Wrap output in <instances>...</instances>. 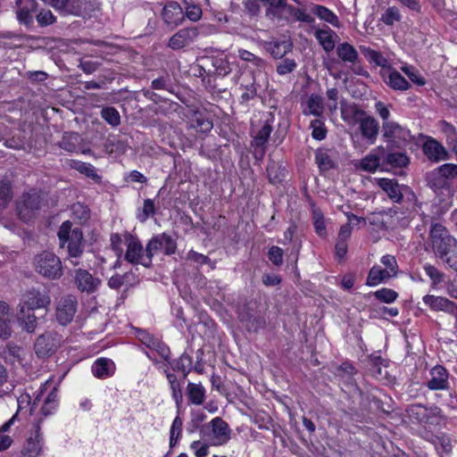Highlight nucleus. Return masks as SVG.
I'll return each instance as SVG.
<instances>
[{
  "label": "nucleus",
  "instance_id": "obj_1",
  "mask_svg": "<svg viewBox=\"0 0 457 457\" xmlns=\"http://www.w3.org/2000/svg\"><path fill=\"white\" fill-rule=\"evenodd\" d=\"M71 227V221H64L59 228L58 238L62 248L66 245L69 257L78 259L84 252L85 242L81 229Z\"/></svg>",
  "mask_w": 457,
  "mask_h": 457
},
{
  "label": "nucleus",
  "instance_id": "obj_2",
  "mask_svg": "<svg viewBox=\"0 0 457 457\" xmlns=\"http://www.w3.org/2000/svg\"><path fill=\"white\" fill-rule=\"evenodd\" d=\"M63 15L91 17L97 9L96 0H43Z\"/></svg>",
  "mask_w": 457,
  "mask_h": 457
},
{
  "label": "nucleus",
  "instance_id": "obj_3",
  "mask_svg": "<svg viewBox=\"0 0 457 457\" xmlns=\"http://www.w3.org/2000/svg\"><path fill=\"white\" fill-rule=\"evenodd\" d=\"M377 185L394 203L401 204L403 202H406L412 206H414L417 203V197L412 189L406 185L399 184L394 179H378L377 180Z\"/></svg>",
  "mask_w": 457,
  "mask_h": 457
},
{
  "label": "nucleus",
  "instance_id": "obj_4",
  "mask_svg": "<svg viewBox=\"0 0 457 457\" xmlns=\"http://www.w3.org/2000/svg\"><path fill=\"white\" fill-rule=\"evenodd\" d=\"M34 267L37 273L49 279H58L62 274L60 258L52 252H42L34 257Z\"/></svg>",
  "mask_w": 457,
  "mask_h": 457
},
{
  "label": "nucleus",
  "instance_id": "obj_5",
  "mask_svg": "<svg viewBox=\"0 0 457 457\" xmlns=\"http://www.w3.org/2000/svg\"><path fill=\"white\" fill-rule=\"evenodd\" d=\"M203 436H208L212 445H223L230 440L231 429L224 420L215 417L200 430Z\"/></svg>",
  "mask_w": 457,
  "mask_h": 457
},
{
  "label": "nucleus",
  "instance_id": "obj_6",
  "mask_svg": "<svg viewBox=\"0 0 457 457\" xmlns=\"http://www.w3.org/2000/svg\"><path fill=\"white\" fill-rule=\"evenodd\" d=\"M383 138L392 147L403 148L412 139L411 131L397 122L382 124Z\"/></svg>",
  "mask_w": 457,
  "mask_h": 457
},
{
  "label": "nucleus",
  "instance_id": "obj_7",
  "mask_svg": "<svg viewBox=\"0 0 457 457\" xmlns=\"http://www.w3.org/2000/svg\"><path fill=\"white\" fill-rule=\"evenodd\" d=\"M429 238L435 253L440 258L449 253V249L454 242L445 227L439 223L432 224Z\"/></svg>",
  "mask_w": 457,
  "mask_h": 457
},
{
  "label": "nucleus",
  "instance_id": "obj_8",
  "mask_svg": "<svg viewBox=\"0 0 457 457\" xmlns=\"http://www.w3.org/2000/svg\"><path fill=\"white\" fill-rule=\"evenodd\" d=\"M127 250L124 255V259L133 264H141L145 268L152 266V260L149 253L145 251L142 243L138 238L129 235L126 237Z\"/></svg>",
  "mask_w": 457,
  "mask_h": 457
},
{
  "label": "nucleus",
  "instance_id": "obj_9",
  "mask_svg": "<svg viewBox=\"0 0 457 457\" xmlns=\"http://www.w3.org/2000/svg\"><path fill=\"white\" fill-rule=\"evenodd\" d=\"M407 412L410 418L424 424H437L443 418L442 411L436 405L411 404L408 407Z\"/></svg>",
  "mask_w": 457,
  "mask_h": 457
},
{
  "label": "nucleus",
  "instance_id": "obj_10",
  "mask_svg": "<svg viewBox=\"0 0 457 457\" xmlns=\"http://www.w3.org/2000/svg\"><path fill=\"white\" fill-rule=\"evenodd\" d=\"M176 250V240L167 233L153 237L145 246V252L149 253L152 261L154 254L163 253L165 255H171L175 253Z\"/></svg>",
  "mask_w": 457,
  "mask_h": 457
},
{
  "label": "nucleus",
  "instance_id": "obj_11",
  "mask_svg": "<svg viewBox=\"0 0 457 457\" xmlns=\"http://www.w3.org/2000/svg\"><path fill=\"white\" fill-rule=\"evenodd\" d=\"M62 343V336L55 332L47 331L38 336L34 344L37 357L46 358L54 354Z\"/></svg>",
  "mask_w": 457,
  "mask_h": 457
},
{
  "label": "nucleus",
  "instance_id": "obj_12",
  "mask_svg": "<svg viewBox=\"0 0 457 457\" xmlns=\"http://www.w3.org/2000/svg\"><path fill=\"white\" fill-rule=\"evenodd\" d=\"M41 197L36 190H30L21 195L17 203V212L21 220L25 222L30 220L36 211L40 207Z\"/></svg>",
  "mask_w": 457,
  "mask_h": 457
},
{
  "label": "nucleus",
  "instance_id": "obj_13",
  "mask_svg": "<svg viewBox=\"0 0 457 457\" xmlns=\"http://www.w3.org/2000/svg\"><path fill=\"white\" fill-rule=\"evenodd\" d=\"M274 118L267 116L265 120H262L260 125H253L251 129L253 137L252 145L259 148L261 154L263 155L265 152V145L273 130L272 122Z\"/></svg>",
  "mask_w": 457,
  "mask_h": 457
},
{
  "label": "nucleus",
  "instance_id": "obj_14",
  "mask_svg": "<svg viewBox=\"0 0 457 457\" xmlns=\"http://www.w3.org/2000/svg\"><path fill=\"white\" fill-rule=\"evenodd\" d=\"M78 301L76 296L68 295L60 299L55 310L56 320L61 325H67L71 322L77 312Z\"/></svg>",
  "mask_w": 457,
  "mask_h": 457
},
{
  "label": "nucleus",
  "instance_id": "obj_15",
  "mask_svg": "<svg viewBox=\"0 0 457 457\" xmlns=\"http://www.w3.org/2000/svg\"><path fill=\"white\" fill-rule=\"evenodd\" d=\"M198 36L199 30L196 27L183 28L170 37L167 46L175 51L180 50L193 44Z\"/></svg>",
  "mask_w": 457,
  "mask_h": 457
},
{
  "label": "nucleus",
  "instance_id": "obj_16",
  "mask_svg": "<svg viewBox=\"0 0 457 457\" xmlns=\"http://www.w3.org/2000/svg\"><path fill=\"white\" fill-rule=\"evenodd\" d=\"M74 283L79 291L93 294L101 286V279L94 277L88 270L78 269L74 274Z\"/></svg>",
  "mask_w": 457,
  "mask_h": 457
},
{
  "label": "nucleus",
  "instance_id": "obj_17",
  "mask_svg": "<svg viewBox=\"0 0 457 457\" xmlns=\"http://www.w3.org/2000/svg\"><path fill=\"white\" fill-rule=\"evenodd\" d=\"M40 422L41 420L33 426L34 434L27 439L21 450V455L23 457H37L42 452L44 436L41 432Z\"/></svg>",
  "mask_w": 457,
  "mask_h": 457
},
{
  "label": "nucleus",
  "instance_id": "obj_18",
  "mask_svg": "<svg viewBox=\"0 0 457 457\" xmlns=\"http://www.w3.org/2000/svg\"><path fill=\"white\" fill-rule=\"evenodd\" d=\"M380 75L385 84L393 90L407 91L411 88L410 82L392 66L386 70H381Z\"/></svg>",
  "mask_w": 457,
  "mask_h": 457
},
{
  "label": "nucleus",
  "instance_id": "obj_19",
  "mask_svg": "<svg viewBox=\"0 0 457 457\" xmlns=\"http://www.w3.org/2000/svg\"><path fill=\"white\" fill-rule=\"evenodd\" d=\"M50 303L51 299L47 293L31 289L23 295V300L19 306H24L29 311H35L36 309L47 308Z\"/></svg>",
  "mask_w": 457,
  "mask_h": 457
},
{
  "label": "nucleus",
  "instance_id": "obj_20",
  "mask_svg": "<svg viewBox=\"0 0 457 457\" xmlns=\"http://www.w3.org/2000/svg\"><path fill=\"white\" fill-rule=\"evenodd\" d=\"M162 19L170 29H174L185 20L184 11L179 4L169 3L162 9Z\"/></svg>",
  "mask_w": 457,
  "mask_h": 457
},
{
  "label": "nucleus",
  "instance_id": "obj_21",
  "mask_svg": "<svg viewBox=\"0 0 457 457\" xmlns=\"http://www.w3.org/2000/svg\"><path fill=\"white\" fill-rule=\"evenodd\" d=\"M430 377L427 383V386L430 390H445L449 387V373L445 367L436 365L432 368Z\"/></svg>",
  "mask_w": 457,
  "mask_h": 457
},
{
  "label": "nucleus",
  "instance_id": "obj_22",
  "mask_svg": "<svg viewBox=\"0 0 457 457\" xmlns=\"http://www.w3.org/2000/svg\"><path fill=\"white\" fill-rule=\"evenodd\" d=\"M16 15L21 23L27 26L33 23V13L37 9L36 0H16Z\"/></svg>",
  "mask_w": 457,
  "mask_h": 457
},
{
  "label": "nucleus",
  "instance_id": "obj_23",
  "mask_svg": "<svg viewBox=\"0 0 457 457\" xmlns=\"http://www.w3.org/2000/svg\"><path fill=\"white\" fill-rule=\"evenodd\" d=\"M360 130L361 136L370 143L374 144L377 140L379 125L375 118L367 115V113L360 119Z\"/></svg>",
  "mask_w": 457,
  "mask_h": 457
},
{
  "label": "nucleus",
  "instance_id": "obj_24",
  "mask_svg": "<svg viewBox=\"0 0 457 457\" xmlns=\"http://www.w3.org/2000/svg\"><path fill=\"white\" fill-rule=\"evenodd\" d=\"M93 375L100 379L108 378L115 373V363L108 358H98L92 365Z\"/></svg>",
  "mask_w": 457,
  "mask_h": 457
},
{
  "label": "nucleus",
  "instance_id": "obj_25",
  "mask_svg": "<svg viewBox=\"0 0 457 457\" xmlns=\"http://www.w3.org/2000/svg\"><path fill=\"white\" fill-rule=\"evenodd\" d=\"M422 301L433 312H444L448 314L453 312V301L444 296H437L434 295H426L423 296Z\"/></svg>",
  "mask_w": 457,
  "mask_h": 457
},
{
  "label": "nucleus",
  "instance_id": "obj_26",
  "mask_svg": "<svg viewBox=\"0 0 457 457\" xmlns=\"http://www.w3.org/2000/svg\"><path fill=\"white\" fill-rule=\"evenodd\" d=\"M423 152L426 156L433 162H439L447 159V152L445 147L436 139L429 137L423 145Z\"/></svg>",
  "mask_w": 457,
  "mask_h": 457
},
{
  "label": "nucleus",
  "instance_id": "obj_27",
  "mask_svg": "<svg viewBox=\"0 0 457 457\" xmlns=\"http://www.w3.org/2000/svg\"><path fill=\"white\" fill-rule=\"evenodd\" d=\"M314 37L325 52L329 53L335 48L337 35L330 28L326 26L322 29H315Z\"/></svg>",
  "mask_w": 457,
  "mask_h": 457
},
{
  "label": "nucleus",
  "instance_id": "obj_28",
  "mask_svg": "<svg viewBox=\"0 0 457 457\" xmlns=\"http://www.w3.org/2000/svg\"><path fill=\"white\" fill-rule=\"evenodd\" d=\"M12 319L8 303L0 302V337L3 339H8L12 336Z\"/></svg>",
  "mask_w": 457,
  "mask_h": 457
},
{
  "label": "nucleus",
  "instance_id": "obj_29",
  "mask_svg": "<svg viewBox=\"0 0 457 457\" xmlns=\"http://www.w3.org/2000/svg\"><path fill=\"white\" fill-rule=\"evenodd\" d=\"M18 322L28 333H34L37 328V320L34 311H29V309L24 308V306H19L18 312Z\"/></svg>",
  "mask_w": 457,
  "mask_h": 457
},
{
  "label": "nucleus",
  "instance_id": "obj_30",
  "mask_svg": "<svg viewBox=\"0 0 457 457\" xmlns=\"http://www.w3.org/2000/svg\"><path fill=\"white\" fill-rule=\"evenodd\" d=\"M311 12L315 14L319 19L321 21H324L330 25H332L334 28H340L341 23L337 17V15L333 12L331 10L327 8L326 6L320 5V4H312L311 6Z\"/></svg>",
  "mask_w": 457,
  "mask_h": 457
},
{
  "label": "nucleus",
  "instance_id": "obj_31",
  "mask_svg": "<svg viewBox=\"0 0 457 457\" xmlns=\"http://www.w3.org/2000/svg\"><path fill=\"white\" fill-rule=\"evenodd\" d=\"M337 54L345 63L355 64L359 61L357 50L349 43L344 42L337 46Z\"/></svg>",
  "mask_w": 457,
  "mask_h": 457
},
{
  "label": "nucleus",
  "instance_id": "obj_32",
  "mask_svg": "<svg viewBox=\"0 0 457 457\" xmlns=\"http://www.w3.org/2000/svg\"><path fill=\"white\" fill-rule=\"evenodd\" d=\"M360 50L370 63L381 67L382 70H386L391 66L389 61L380 52L365 46H361Z\"/></svg>",
  "mask_w": 457,
  "mask_h": 457
},
{
  "label": "nucleus",
  "instance_id": "obj_33",
  "mask_svg": "<svg viewBox=\"0 0 457 457\" xmlns=\"http://www.w3.org/2000/svg\"><path fill=\"white\" fill-rule=\"evenodd\" d=\"M205 388L200 383L189 382L187 386V395L190 404H203L205 400Z\"/></svg>",
  "mask_w": 457,
  "mask_h": 457
},
{
  "label": "nucleus",
  "instance_id": "obj_34",
  "mask_svg": "<svg viewBox=\"0 0 457 457\" xmlns=\"http://www.w3.org/2000/svg\"><path fill=\"white\" fill-rule=\"evenodd\" d=\"M25 355V349L13 344H8L3 350V357L11 363L22 364Z\"/></svg>",
  "mask_w": 457,
  "mask_h": 457
},
{
  "label": "nucleus",
  "instance_id": "obj_35",
  "mask_svg": "<svg viewBox=\"0 0 457 457\" xmlns=\"http://www.w3.org/2000/svg\"><path fill=\"white\" fill-rule=\"evenodd\" d=\"M265 48L274 58H282L287 53L291 51L292 44L289 40L270 41L265 43Z\"/></svg>",
  "mask_w": 457,
  "mask_h": 457
},
{
  "label": "nucleus",
  "instance_id": "obj_36",
  "mask_svg": "<svg viewBox=\"0 0 457 457\" xmlns=\"http://www.w3.org/2000/svg\"><path fill=\"white\" fill-rule=\"evenodd\" d=\"M366 112L361 110L356 104H342L341 117L348 123L359 122Z\"/></svg>",
  "mask_w": 457,
  "mask_h": 457
},
{
  "label": "nucleus",
  "instance_id": "obj_37",
  "mask_svg": "<svg viewBox=\"0 0 457 457\" xmlns=\"http://www.w3.org/2000/svg\"><path fill=\"white\" fill-rule=\"evenodd\" d=\"M174 371H181L186 378L192 370V357L187 353H182L179 359L167 361Z\"/></svg>",
  "mask_w": 457,
  "mask_h": 457
},
{
  "label": "nucleus",
  "instance_id": "obj_38",
  "mask_svg": "<svg viewBox=\"0 0 457 457\" xmlns=\"http://www.w3.org/2000/svg\"><path fill=\"white\" fill-rule=\"evenodd\" d=\"M70 167L96 182L101 179V177L96 173L95 167L90 163L77 160H71Z\"/></svg>",
  "mask_w": 457,
  "mask_h": 457
},
{
  "label": "nucleus",
  "instance_id": "obj_39",
  "mask_svg": "<svg viewBox=\"0 0 457 457\" xmlns=\"http://www.w3.org/2000/svg\"><path fill=\"white\" fill-rule=\"evenodd\" d=\"M191 126L202 133L212 130V121L200 112H195L190 120Z\"/></svg>",
  "mask_w": 457,
  "mask_h": 457
},
{
  "label": "nucleus",
  "instance_id": "obj_40",
  "mask_svg": "<svg viewBox=\"0 0 457 457\" xmlns=\"http://www.w3.org/2000/svg\"><path fill=\"white\" fill-rule=\"evenodd\" d=\"M391 277L390 271H386V270L382 269L380 266L375 265L369 272L367 285L375 287Z\"/></svg>",
  "mask_w": 457,
  "mask_h": 457
},
{
  "label": "nucleus",
  "instance_id": "obj_41",
  "mask_svg": "<svg viewBox=\"0 0 457 457\" xmlns=\"http://www.w3.org/2000/svg\"><path fill=\"white\" fill-rule=\"evenodd\" d=\"M323 110V98L318 95H312L306 102V108L303 110V113L320 117L321 116Z\"/></svg>",
  "mask_w": 457,
  "mask_h": 457
},
{
  "label": "nucleus",
  "instance_id": "obj_42",
  "mask_svg": "<svg viewBox=\"0 0 457 457\" xmlns=\"http://www.w3.org/2000/svg\"><path fill=\"white\" fill-rule=\"evenodd\" d=\"M315 162L321 170H328L335 166V162L326 149H318L315 152Z\"/></svg>",
  "mask_w": 457,
  "mask_h": 457
},
{
  "label": "nucleus",
  "instance_id": "obj_43",
  "mask_svg": "<svg viewBox=\"0 0 457 457\" xmlns=\"http://www.w3.org/2000/svg\"><path fill=\"white\" fill-rule=\"evenodd\" d=\"M79 136L75 132H65L59 145L67 152H75L78 149Z\"/></svg>",
  "mask_w": 457,
  "mask_h": 457
},
{
  "label": "nucleus",
  "instance_id": "obj_44",
  "mask_svg": "<svg viewBox=\"0 0 457 457\" xmlns=\"http://www.w3.org/2000/svg\"><path fill=\"white\" fill-rule=\"evenodd\" d=\"M101 118L104 119L112 127H117L120 124V115L112 106H105L101 110Z\"/></svg>",
  "mask_w": 457,
  "mask_h": 457
},
{
  "label": "nucleus",
  "instance_id": "obj_45",
  "mask_svg": "<svg viewBox=\"0 0 457 457\" xmlns=\"http://www.w3.org/2000/svg\"><path fill=\"white\" fill-rule=\"evenodd\" d=\"M380 165V158L376 154H370L360 162L359 167L361 170L368 172H374Z\"/></svg>",
  "mask_w": 457,
  "mask_h": 457
},
{
  "label": "nucleus",
  "instance_id": "obj_46",
  "mask_svg": "<svg viewBox=\"0 0 457 457\" xmlns=\"http://www.w3.org/2000/svg\"><path fill=\"white\" fill-rule=\"evenodd\" d=\"M401 71L417 86L421 87L426 84V79L414 66L404 64L401 67Z\"/></svg>",
  "mask_w": 457,
  "mask_h": 457
},
{
  "label": "nucleus",
  "instance_id": "obj_47",
  "mask_svg": "<svg viewBox=\"0 0 457 457\" xmlns=\"http://www.w3.org/2000/svg\"><path fill=\"white\" fill-rule=\"evenodd\" d=\"M402 14L395 6H390L381 14L380 21L386 26H393L395 22L400 21Z\"/></svg>",
  "mask_w": 457,
  "mask_h": 457
},
{
  "label": "nucleus",
  "instance_id": "obj_48",
  "mask_svg": "<svg viewBox=\"0 0 457 457\" xmlns=\"http://www.w3.org/2000/svg\"><path fill=\"white\" fill-rule=\"evenodd\" d=\"M155 206L152 199H145L143 204L142 209L138 210L137 218L140 222H145L151 216L155 214Z\"/></svg>",
  "mask_w": 457,
  "mask_h": 457
},
{
  "label": "nucleus",
  "instance_id": "obj_49",
  "mask_svg": "<svg viewBox=\"0 0 457 457\" xmlns=\"http://www.w3.org/2000/svg\"><path fill=\"white\" fill-rule=\"evenodd\" d=\"M71 213L73 219L77 220L79 223L86 222L90 217L89 209L80 203H76L72 205Z\"/></svg>",
  "mask_w": 457,
  "mask_h": 457
},
{
  "label": "nucleus",
  "instance_id": "obj_50",
  "mask_svg": "<svg viewBox=\"0 0 457 457\" xmlns=\"http://www.w3.org/2000/svg\"><path fill=\"white\" fill-rule=\"evenodd\" d=\"M310 127L312 128V137L316 140H323L328 133L323 120L315 119L311 121Z\"/></svg>",
  "mask_w": 457,
  "mask_h": 457
},
{
  "label": "nucleus",
  "instance_id": "obj_51",
  "mask_svg": "<svg viewBox=\"0 0 457 457\" xmlns=\"http://www.w3.org/2000/svg\"><path fill=\"white\" fill-rule=\"evenodd\" d=\"M214 72L220 77H225L230 72L228 62L224 58L215 57L212 60Z\"/></svg>",
  "mask_w": 457,
  "mask_h": 457
},
{
  "label": "nucleus",
  "instance_id": "obj_52",
  "mask_svg": "<svg viewBox=\"0 0 457 457\" xmlns=\"http://www.w3.org/2000/svg\"><path fill=\"white\" fill-rule=\"evenodd\" d=\"M388 164L395 167H404L409 162V158L403 153H390L386 155Z\"/></svg>",
  "mask_w": 457,
  "mask_h": 457
},
{
  "label": "nucleus",
  "instance_id": "obj_53",
  "mask_svg": "<svg viewBox=\"0 0 457 457\" xmlns=\"http://www.w3.org/2000/svg\"><path fill=\"white\" fill-rule=\"evenodd\" d=\"M423 269L425 270L426 275L428 276L429 278L432 280L434 287H436V285L440 284L443 281L444 273H442L435 266L429 263H426L424 264Z\"/></svg>",
  "mask_w": 457,
  "mask_h": 457
},
{
  "label": "nucleus",
  "instance_id": "obj_54",
  "mask_svg": "<svg viewBox=\"0 0 457 457\" xmlns=\"http://www.w3.org/2000/svg\"><path fill=\"white\" fill-rule=\"evenodd\" d=\"M374 295L377 299L383 303H391L395 301V299L398 296V294L391 288H381L379 290H377L374 293Z\"/></svg>",
  "mask_w": 457,
  "mask_h": 457
},
{
  "label": "nucleus",
  "instance_id": "obj_55",
  "mask_svg": "<svg viewBox=\"0 0 457 457\" xmlns=\"http://www.w3.org/2000/svg\"><path fill=\"white\" fill-rule=\"evenodd\" d=\"M137 338L149 349H153L159 340L158 337L143 329L137 331Z\"/></svg>",
  "mask_w": 457,
  "mask_h": 457
},
{
  "label": "nucleus",
  "instance_id": "obj_56",
  "mask_svg": "<svg viewBox=\"0 0 457 457\" xmlns=\"http://www.w3.org/2000/svg\"><path fill=\"white\" fill-rule=\"evenodd\" d=\"M441 174L447 181L448 179L453 178L457 175V165L452 163H445L434 170V175Z\"/></svg>",
  "mask_w": 457,
  "mask_h": 457
},
{
  "label": "nucleus",
  "instance_id": "obj_57",
  "mask_svg": "<svg viewBox=\"0 0 457 457\" xmlns=\"http://www.w3.org/2000/svg\"><path fill=\"white\" fill-rule=\"evenodd\" d=\"M12 197L11 185L4 181H0V207H5Z\"/></svg>",
  "mask_w": 457,
  "mask_h": 457
},
{
  "label": "nucleus",
  "instance_id": "obj_58",
  "mask_svg": "<svg viewBox=\"0 0 457 457\" xmlns=\"http://www.w3.org/2000/svg\"><path fill=\"white\" fill-rule=\"evenodd\" d=\"M431 442L437 451L441 449L444 453H449L452 449L451 440L445 435L432 437Z\"/></svg>",
  "mask_w": 457,
  "mask_h": 457
},
{
  "label": "nucleus",
  "instance_id": "obj_59",
  "mask_svg": "<svg viewBox=\"0 0 457 457\" xmlns=\"http://www.w3.org/2000/svg\"><path fill=\"white\" fill-rule=\"evenodd\" d=\"M297 64L294 59L285 58L277 65V72L279 75H287L294 71Z\"/></svg>",
  "mask_w": 457,
  "mask_h": 457
},
{
  "label": "nucleus",
  "instance_id": "obj_60",
  "mask_svg": "<svg viewBox=\"0 0 457 457\" xmlns=\"http://www.w3.org/2000/svg\"><path fill=\"white\" fill-rule=\"evenodd\" d=\"M185 17L191 21H197L203 15L202 9L197 4H187L186 11L184 12Z\"/></svg>",
  "mask_w": 457,
  "mask_h": 457
},
{
  "label": "nucleus",
  "instance_id": "obj_61",
  "mask_svg": "<svg viewBox=\"0 0 457 457\" xmlns=\"http://www.w3.org/2000/svg\"><path fill=\"white\" fill-rule=\"evenodd\" d=\"M380 262L386 268V271H390L392 277L396 275L398 265L395 256L390 254L383 255Z\"/></svg>",
  "mask_w": 457,
  "mask_h": 457
},
{
  "label": "nucleus",
  "instance_id": "obj_62",
  "mask_svg": "<svg viewBox=\"0 0 457 457\" xmlns=\"http://www.w3.org/2000/svg\"><path fill=\"white\" fill-rule=\"evenodd\" d=\"M190 449L194 452L196 457H206L209 453V445L200 440L192 442Z\"/></svg>",
  "mask_w": 457,
  "mask_h": 457
},
{
  "label": "nucleus",
  "instance_id": "obj_63",
  "mask_svg": "<svg viewBox=\"0 0 457 457\" xmlns=\"http://www.w3.org/2000/svg\"><path fill=\"white\" fill-rule=\"evenodd\" d=\"M269 260L276 266L283 263V250L278 246H271L268 252Z\"/></svg>",
  "mask_w": 457,
  "mask_h": 457
},
{
  "label": "nucleus",
  "instance_id": "obj_64",
  "mask_svg": "<svg viewBox=\"0 0 457 457\" xmlns=\"http://www.w3.org/2000/svg\"><path fill=\"white\" fill-rule=\"evenodd\" d=\"M37 21L40 26H47L54 22L55 18L50 10H41L37 15Z\"/></svg>",
  "mask_w": 457,
  "mask_h": 457
}]
</instances>
